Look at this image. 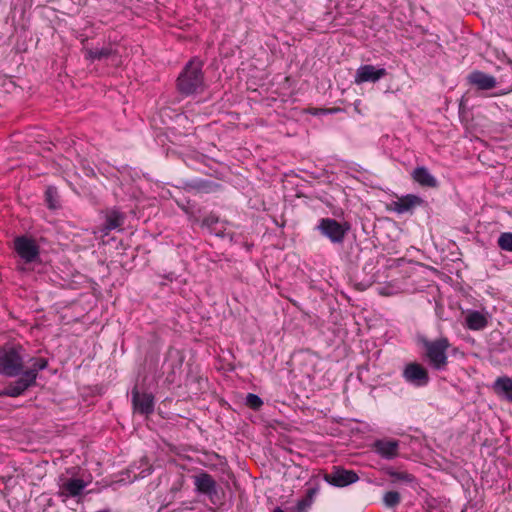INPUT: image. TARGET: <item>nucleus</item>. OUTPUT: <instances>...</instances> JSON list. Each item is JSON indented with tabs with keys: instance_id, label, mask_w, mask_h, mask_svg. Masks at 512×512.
<instances>
[{
	"instance_id": "f3484780",
	"label": "nucleus",
	"mask_w": 512,
	"mask_h": 512,
	"mask_svg": "<svg viewBox=\"0 0 512 512\" xmlns=\"http://www.w3.org/2000/svg\"><path fill=\"white\" fill-rule=\"evenodd\" d=\"M220 185L216 182L205 180V179H193L184 183V189L187 191H195L202 193H211L216 190Z\"/></svg>"
},
{
	"instance_id": "b1692460",
	"label": "nucleus",
	"mask_w": 512,
	"mask_h": 512,
	"mask_svg": "<svg viewBox=\"0 0 512 512\" xmlns=\"http://www.w3.org/2000/svg\"><path fill=\"white\" fill-rule=\"evenodd\" d=\"M59 195L55 187L49 186L45 191V201L49 209H56L59 207Z\"/></svg>"
},
{
	"instance_id": "4be33fe9",
	"label": "nucleus",
	"mask_w": 512,
	"mask_h": 512,
	"mask_svg": "<svg viewBox=\"0 0 512 512\" xmlns=\"http://www.w3.org/2000/svg\"><path fill=\"white\" fill-rule=\"evenodd\" d=\"M219 221H220V219L216 214L210 213L209 215L204 217V219L202 220L201 226L203 228H207L210 233H212L218 237H223L224 231L222 229L216 228V225L219 223Z\"/></svg>"
},
{
	"instance_id": "4468645a",
	"label": "nucleus",
	"mask_w": 512,
	"mask_h": 512,
	"mask_svg": "<svg viewBox=\"0 0 512 512\" xmlns=\"http://www.w3.org/2000/svg\"><path fill=\"white\" fill-rule=\"evenodd\" d=\"M87 483L79 478H70L63 482L60 486L59 495L65 498H75L82 494Z\"/></svg>"
},
{
	"instance_id": "9d476101",
	"label": "nucleus",
	"mask_w": 512,
	"mask_h": 512,
	"mask_svg": "<svg viewBox=\"0 0 512 512\" xmlns=\"http://www.w3.org/2000/svg\"><path fill=\"white\" fill-rule=\"evenodd\" d=\"M387 75L385 68H376L374 65H361L357 70L354 78L356 84L366 82L375 83Z\"/></svg>"
},
{
	"instance_id": "20e7f679",
	"label": "nucleus",
	"mask_w": 512,
	"mask_h": 512,
	"mask_svg": "<svg viewBox=\"0 0 512 512\" xmlns=\"http://www.w3.org/2000/svg\"><path fill=\"white\" fill-rule=\"evenodd\" d=\"M419 342L425 349L424 355L430 366L435 370H443L448 364L449 340L446 337H441L431 341L422 337Z\"/></svg>"
},
{
	"instance_id": "c85d7f7f",
	"label": "nucleus",
	"mask_w": 512,
	"mask_h": 512,
	"mask_svg": "<svg viewBox=\"0 0 512 512\" xmlns=\"http://www.w3.org/2000/svg\"><path fill=\"white\" fill-rule=\"evenodd\" d=\"M151 472H152V468H151V467H149V468H147V469L143 470V471H142V473H143L142 477H145L146 475L151 474Z\"/></svg>"
},
{
	"instance_id": "423d86ee",
	"label": "nucleus",
	"mask_w": 512,
	"mask_h": 512,
	"mask_svg": "<svg viewBox=\"0 0 512 512\" xmlns=\"http://www.w3.org/2000/svg\"><path fill=\"white\" fill-rule=\"evenodd\" d=\"M403 379L414 387H425L430 382L428 370L417 362L405 365L402 371Z\"/></svg>"
},
{
	"instance_id": "bb28decb",
	"label": "nucleus",
	"mask_w": 512,
	"mask_h": 512,
	"mask_svg": "<svg viewBox=\"0 0 512 512\" xmlns=\"http://www.w3.org/2000/svg\"><path fill=\"white\" fill-rule=\"evenodd\" d=\"M245 403L249 408L253 410H259L263 405L262 399L258 395L253 393L247 394Z\"/></svg>"
},
{
	"instance_id": "cd10ccee",
	"label": "nucleus",
	"mask_w": 512,
	"mask_h": 512,
	"mask_svg": "<svg viewBox=\"0 0 512 512\" xmlns=\"http://www.w3.org/2000/svg\"><path fill=\"white\" fill-rule=\"evenodd\" d=\"M307 505H308L307 501L303 499V500L298 501L297 508H298L299 511H302V510H304V508Z\"/></svg>"
},
{
	"instance_id": "9b49d317",
	"label": "nucleus",
	"mask_w": 512,
	"mask_h": 512,
	"mask_svg": "<svg viewBox=\"0 0 512 512\" xmlns=\"http://www.w3.org/2000/svg\"><path fill=\"white\" fill-rule=\"evenodd\" d=\"M425 200L415 194H407L393 202V210L398 214L412 212L416 207L425 205Z\"/></svg>"
},
{
	"instance_id": "2f4dec72",
	"label": "nucleus",
	"mask_w": 512,
	"mask_h": 512,
	"mask_svg": "<svg viewBox=\"0 0 512 512\" xmlns=\"http://www.w3.org/2000/svg\"><path fill=\"white\" fill-rule=\"evenodd\" d=\"M505 82V80L503 79V77L500 78V83H503Z\"/></svg>"
},
{
	"instance_id": "412c9836",
	"label": "nucleus",
	"mask_w": 512,
	"mask_h": 512,
	"mask_svg": "<svg viewBox=\"0 0 512 512\" xmlns=\"http://www.w3.org/2000/svg\"><path fill=\"white\" fill-rule=\"evenodd\" d=\"M113 54L114 50L109 46L85 50V58L90 61H100L110 57Z\"/></svg>"
},
{
	"instance_id": "6e6552de",
	"label": "nucleus",
	"mask_w": 512,
	"mask_h": 512,
	"mask_svg": "<svg viewBox=\"0 0 512 512\" xmlns=\"http://www.w3.org/2000/svg\"><path fill=\"white\" fill-rule=\"evenodd\" d=\"M358 475L352 470L334 467L333 471L324 475V480L336 487H345L357 482Z\"/></svg>"
},
{
	"instance_id": "1a4fd4ad",
	"label": "nucleus",
	"mask_w": 512,
	"mask_h": 512,
	"mask_svg": "<svg viewBox=\"0 0 512 512\" xmlns=\"http://www.w3.org/2000/svg\"><path fill=\"white\" fill-rule=\"evenodd\" d=\"M193 481L199 494L206 495L211 500L218 495L217 483L209 473L202 471L193 476Z\"/></svg>"
},
{
	"instance_id": "a211bd4d",
	"label": "nucleus",
	"mask_w": 512,
	"mask_h": 512,
	"mask_svg": "<svg viewBox=\"0 0 512 512\" xmlns=\"http://www.w3.org/2000/svg\"><path fill=\"white\" fill-rule=\"evenodd\" d=\"M494 392L512 403V379L507 376L498 377L492 386Z\"/></svg>"
},
{
	"instance_id": "5701e85b",
	"label": "nucleus",
	"mask_w": 512,
	"mask_h": 512,
	"mask_svg": "<svg viewBox=\"0 0 512 512\" xmlns=\"http://www.w3.org/2000/svg\"><path fill=\"white\" fill-rule=\"evenodd\" d=\"M384 472L391 478L392 483L405 482L410 484L415 482V477L407 472H399L391 467L385 468Z\"/></svg>"
},
{
	"instance_id": "dca6fc26",
	"label": "nucleus",
	"mask_w": 512,
	"mask_h": 512,
	"mask_svg": "<svg viewBox=\"0 0 512 512\" xmlns=\"http://www.w3.org/2000/svg\"><path fill=\"white\" fill-rule=\"evenodd\" d=\"M374 450L382 458L394 459L398 455L399 441L397 440H376L374 442Z\"/></svg>"
},
{
	"instance_id": "f03ea898",
	"label": "nucleus",
	"mask_w": 512,
	"mask_h": 512,
	"mask_svg": "<svg viewBox=\"0 0 512 512\" xmlns=\"http://www.w3.org/2000/svg\"><path fill=\"white\" fill-rule=\"evenodd\" d=\"M25 352L19 343L0 345V375L20 377L25 367Z\"/></svg>"
},
{
	"instance_id": "393cba45",
	"label": "nucleus",
	"mask_w": 512,
	"mask_h": 512,
	"mask_svg": "<svg viewBox=\"0 0 512 512\" xmlns=\"http://www.w3.org/2000/svg\"><path fill=\"white\" fill-rule=\"evenodd\" d=\"M401 502V496L397 491H388L383 496V503L387 508L393 509Z\"/></svg>"
},
{
	"instance_id": "a878e982",
	"label": "nucleus",
	"mask_w": 512,
	"mask_h": 512,
	"mask_svg": "<svg viewBox=\"0 0 512 512\" xmlns=\"http://www.w3.org/2000/svg\"><path fill=\"white\" fill-rule=\"evenodd\" d=\"M497 243L502 250L512 252V233H501Z\"/></svg>"
},
{
	"instance_id": "7c9ffc66",
	"label": "nucleus",
	"mask_w": 512,
	"mask_h": 512,
	"mask_svg": "<svg viewBox=\"0 0 512 512\" xmlns=\"http://www.w3.org/2000/svg\"><path fill=\"white\" fill-rule=\"evenodd\" d=\"M332 111L333 110H327V109L321 110V112H323V113H328V112L331 113Z\"/></svg>"
},
{
	"instance_id": "6ab92c4d",
	"label": "nucleus",
	"mask_w": 512,
	"mask_h": 512,
	"mask_svg": "<svg viewBox=\"0 0 512 512\" xmlns=\"http://www.w3.org/2000/svg\"><path fill=\"white\" fill-rule=\"evenodd\" d=\"M465 322L470 330H483L488 325L487 317L476 310L468 311Z\"/></svg>"
},
{
	"instance_id": "f257e3e1",
	"label": "nucleus",
	"mask_w": 512,
	"mask_h": 512,
	"mask_svg": "<svg viewBox=\"0 0 512 512\" xmlns=\"http://www.w3.org/2000/svg\"><path fill=\"white\" fill-rule=\"evenodd\" d=\"M28 363H30V366L26 370L23 369L21 376L0 391L1 397L16 398L23 395L28 389L36 385L38 373L48 366V360L42 357H31Z\"/></svg>"
},
{
	"instance_id": "aec40b11",
	"label": "nucleus",
	"mask_w": 512,
	"mask_h": 512,
	"mask_svg": "<svg viewBox=\"0 0 512 512\" xmlns=\"http://www.w3.org/2000/svg\"><path fill=\"white\" fill-rule=\"evenodd\" d=\"M125 216L117 209L108 210L106 213V220L104 230L111 231L121 227L124 224Z\"/></svg>"
},
{
	"instance_id": "39448f33",
	"label": "nucleus",
	"mask_w": 512,
	"mask_h": 512,
	"mask_svg": "<svg viewBox=\"0 0 512 512\" xmlns=\"http://www.w3.org/2000/svg\"><path fill=\"white\" fill-rule=\"evenodd\" d=\"M317 229L321 235L328 238L333 244L342 245L350 230V225L347 222L340 223L333 218H322L317 225Z\"/></svg>"
},
{
	"instance_id": "ddd939ff",
	"label": "nucleus",
	"mask_w": 512,
	"mask_h": 512,
	"mask_svg": "<svg viewBox=\"0 0 512 512\" xmlns=\"http://www.w3.org/2000/svg\"><path fill=\"white\" fill-rule=\"evenodd\" d=\"M469 84L477 87L479 90H491L496 87V79L482 71L474 70L467 76Z\"/></svg>"
},
{
	"instance_id": "2eb2a0df",
	"label": "nucleus",
	"mask_w": 512,
	"mask_h": 512,
	"mask_svg": "<svg viewBox=\"0 0 512 512\" xmlns=\"http://www.w3.org/2000/svg\"><path fill=\"white\" fill-rule=\"evenodd\" d=\"M411 178L421 187L437 188L438 180L430 173L425 166H418L411 172Z\"/></svg>"
},
{
	"instance_id": "c756f323",
	"label": "nucleus",
	"mask_w": 512,
	"mask_h": 512,
	"mask_svg": "<svg viewBox=\"0 0 512 512\" xmlns=\"http://www.w3.org/2000/svg\"><path fill=\"white\" fill-rule=\"evenodd\" d=\"M274 512H284V511H283L280 507H276V508L274 509Z\"/></svg>"
},
{
	"instance_id": "7ed1b4c3",
	"label": "nucleus",
	"mask_w": 512,
	"mask_h": 512,
	"mask_svg": "<svg viewBox=\"0 0 512 512\" xmlns=\"http://www.w3.org/2000/svg\"><path fill=\"white\" fill-rule=\"evenodd\" d=\"M203 63L199 59L190 60L177 79V87L181 94L191 95L203 91Z\"/></svg>"
},
{
	"instance_id": "f8f14e48",
	"label": "nucleus",
	"mask_w": 512,
	"mask_h": 512,
	"mask_svg": "<svg viewBox=\"0 0 512 512\" xmlns=\"http://www.w3.org/2000/svg\"><path fill=\"white\" fill-rule=\"evenodd\" d=\"M132 403L136 412L148 415L154 411V397L150 393H139L137 388L132 390Z\"/></svg>"
},
{
	"instance_id": "0eeeda50",
	"label": "nucleus",
	"mask_w": 512,
	"mask_h": 512,
	"mask_svg": "<svg viewBox=\"0 0 512 512\" xmlns=\"http://www.w3.org/2000/svg\"><path fill=\"white\" fill-rule=\"evenodd\" d=\"M14 248L18 255L27 263L34 262L39 256V247L35 240L27 236H19L14 240Z\"/></svg>"
}]
</instances>
